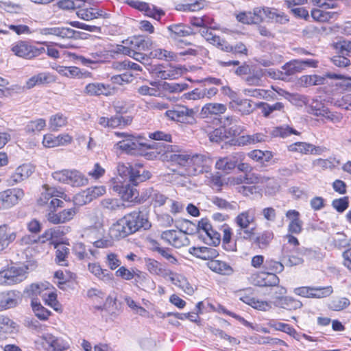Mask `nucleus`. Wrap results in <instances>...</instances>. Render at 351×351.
<instances>
[{
    "mask_svg": "<svg viewBox=\"0 0 351 351\" xmlns=\"http://www.w3.org/2000/svg\"><path fill=\"white\" fill-rule=\"evenodd\" d=\"M151 223L147 213L136 210L127 215L113 224L110 230L111 237L119 239L132 234L141 228L148 230Z\"/></svg>",
    "mask_w": 351,
    "mask_h": 351,
    "instance_id": "obj_1",
    "label": "nucleus"
},
{
    "mask_svg": "<svg viewBox=\"0 0 351 351\" xmlns=\"http://www.w3.org/2000/svg\"><path fill=\"white\" fill-rule=\"evenodd\" d=\"M255 208H249L239 213L234 219L237 226L234 239L239 242L252 241L256 233Z\"/></svg>",
    "mask_w": 351,
    "mask_h": 351,
    "instance_id": "obj_2",
    "label": "nucleus"
},
{
    "mask_svg": "<svg viewBox=\"0 0 351 351\" xmlns=\"http://www.w3.org/2000/svg\"><path fill=\"white\" fill-rule=\"evenodd\" d=\"M115 135L123 137V139L117 143L114 147L128 154L143 155L145 150L155 147V145H148L145 143V138L140 135L125 132H115Z\"/></svg>",
    "mask_w": 351,
    "mask_h": 351,
    "instance_id": "obj_3",
    "label": "nucleus"
},
{
    "mask_svg": "<svg viewBox=\"0 0 351 351\" xmlns=\"http://www.w3.org/2000/svg\"><path fill=\"white\" fill-rule=\"evenodd\" d=\"M52 177L55 180L75 187L82 186L88 184L87 178L75 169H64L55 171L52 173Z\"/></svg>",
    "mask_w": 351,
    "mask_h": 351,
    "instance_id": "obj_4",
    "label": "nucleus"
},
{
    "mask_svg": "<svg viewBox=\"0 0 351 351\" xmlns=\"http://www.w3.org/2000/svg\"><path fill=\"white\" fill-rule=\"evenodd\" d=\"M11 51L18 57L32 59L44 53L45 49L44 47L38 48L29 45L26 41L20 40L12 45Z\"/></svg>",
    "mask_w": 351,
    "mask_h": 351,
    "instance_id": "obj_5",
    "label": "nucleus"
},
{
    "mask_svg": "<svg viewBox=\"0 0 351 351\" xmlns=\"http://www.w3.org/2000/svg\"><path fill=\"white\" fill-rule=\"evenodd\" d=\"M165 116L169 120L186 124L195 123V112L186 106H176L165 112Z\"/></svg>",
    "mask_w": 351,
    "mask_h": 351,
    "instance_id": "obj_6",
    "label": "nucleus"
},
{
    "mask_svg": "<svg viewBox=\"0 0 351 351\" xmlns=\"http://www.w3.org/2000/svg\"><path fill=\"white\" fill-rule=\"evenodd\" d=\"M25 278L26 271L23 267L13 266L0 271V285H14Z\"/></svg>",
    "mask_w": 351,
    "mask_h": 351,
    "instance_id": "obj_7",
    "label": "nucleus"
},
{
    "mask_svg": "<svg viewBox=\"0 0 351 351\" xmlns=\"http://www.w3.org/2000/svg\"><path fill=\"white\" fill-rule=\"evenodd\" d=\"M198 232L203 236L204 241L208 245L214 246L218 245L221 242V234L216 230H214L208 219H202L197 224L196 228Z\"/></svg>",
    "mask_w": 351,
    "mask_h": 351,
    "instance_id": "obj_8",
    "label": "nucleus"
},
{
    "mask_svg": "<svg viewBox=\"0 0 351 351\" xmlns=\"http://www.w3.org/2000/svg\"><path fill=\"white\" fill-rule=\"evenodd\" d=\"M193 167L188 169V176H195L204 172L208 173L213 164L212 159L207 155L195 154L191 156Z\"/></svg>",
    "mask_w": 351,
    "mask_h": 351,
    "instance_id": "obj_9",
    "label": "nucleus"
},
{
    "mask_svg": "<svg viewBox=\"0 0 351 351\" xmlns=\"http://www.w3.org/2000/svg\"><path fill=\"white\" fill-rule=\"evenodd\" d=\"M106 193V189L103 186H93L76 194L73 201L75 204L82 206L90 203L93 199L101 196Z\"/></svg>",
    "mask_w": 351,
    "mask_h": 351,
    "instance_id": "obj_10",
    "label": "nucleus"
},
{
    "mask_svg": "<svg viewBox=\"0 0 351 351\" xmlns=\"http://www.w3.org/2000/svg\"><path fill=\"white\" fill-rule=\"evenodd\" d=\"M160 237L168 244L176 248L188 245L189 243L186 234L183 231H176L174 230H166L162 232Z\"/></svg>",
    "mask_w": 351,
    "mask_h": 351,
    "instance_id": "obj_11",
    "label": "nucleus"
},
{
    "mask_svg": "<svg viewBox=\"0 0 351 351\" xmlns=\"http://www.w3.org/2000/svg\"><path fill=\"white\" fill-rule=\"evenodd\" d=\"M245 158V153L241 152H234L218 159L215 163V167L219 170L229 172L236 167L239 162L243 161Z\"/></svg>",
    "mask_w": 351,
    "mask_h": 351,
    "instance_id": "obj_12",
    "label": "nucleus"
},
{
    "mask_svg": "<svg viewBox=\"0 0 351 351\" xmlns=\"http://www.w3.org/2000/svg\"><path fill=\"white\" fill-rule=\"evenodd\" d=\"M41 343L47 351H64L69 345L62 338L50 333H45L40 337Z\"/></svg>",
    "mask_w": 351,
    "mask_h": 351,
    "instance_id": "obj_13",
    "label": "nucleus"
},
{
    "mask_svg": "<svg viewBox=\"0 0 351 351\" xmlns=\"http://www.w3.org/2000/svg\"><path fill=\"white\" fill-rule=\"evenodd\" d=\"M24 196L22 189L15 188L0 193V203L4 208H10L18 203Z\"/></svg>",
    "mask_w": 351,
    "mask_h": 351,
    "instance_id": "obj_14",
    "label": "nucleus"
},
{
    "mask_svg": "<svg viewBox=\"0 0 351 351\" xmlns=\"http://www.w3.org/2000/svg\"><path fill=\"white\" fill-rule=\"evenodd\" d=\"M34 171V167L30 164H23L18 167L14 172L7 180L8 185L13 186L27 179Z\"/></svg>",
    "mask_w": 351,
    "mask_h": 351,
    "instance_id": "obj_15",
    "label": "nucleus"
},
{
    "mask_svg": "<svg viewBox=\"0 0 351 351\" xmlns=\"http://www.w3.org/2000/svg\"><path fill=\"white\" fill-rule=\"evenodd\" d=\"M47 289L48 285L33 283L26 287L24 292L31 299V303H33L34 301H39V297L46 298Z\"/></svg>",
    "mask_w": 351,
    "mask_h": 351,
    "instance_id": "obj_16",
    "label": "nucleus"
},
{
    "mask_svg": "<svg viewBox=\"0 0 351 351\" xmlns=\"http://www.w3.org/2000/svg\"><path fill=\"white\" fill-rule=\"evenodd\" d=\"M42 35H53L62 38H72L75 37V34L79 32L69 27H45L40 29Z\"/></svg>",
    "mask_w": 351,
    "mask_h": 351,
    "instance_id": "obj_17",
    "label": "nucleus"
},
{
    "mask_svg": "<svg viewBox=\"0 0 351 351\" xmlns=\"http://www.w3.org/2000/svg\"><path fill=\"white\" fill-rule=\"evenodd\" d=\"M113 89L109 85L102 83L88 84L84 90V93L88 96H108L112 93Z\"/></svg>",
    "mask_w": 351,
    "mask_h": 351,
    "instance_id": "obj_18",
    "label": "nucleus"
},
{
    "mask_svg": "<svg viewBox=\"0 0 351 351\" xmlns=\"http://www.w3.org/2000/svg\"><path fill=\"white\" fill-rule=\"evenodd\" d=\"M72 137L69 134H60L57 136L48 134L43 136V144L46 147H55L71 143Z\"/></svg>",
    "mask_w": 351,
    "mask_h": 351,
    "instance_id": "obj_19",
    "label": "nucleus"
},
{
    "mask_svg": "<svg viewBox=\"0 0 351 351\" xmlns=\"http://www.w3.org/2000/svg\"><path fill=\"white\" fill-rule=\"evenodd\" d=\"M189 252L198 258L208 260V261L219 256V253L216 249L204 246L191 247L189 248Z\"/></svg>",
    "mask_w": 351,
    "mask_h": 351,
    "instance_id": "obj_20",
    "label": "nucleus"
},
{
    "mask_svg": "<svg viewBox=\"0 0 351 351\" xmlns=\"http://www.w3.org/2000/svg\"><path fill=\"white\" fill-rule=\"evenodd\" d=\"M227 107L225 104L219 103H208L201 110L200 115L202 118H212L226 112Z\"/></svg>",
    "mask_w": 351,
    "mask_h": 351,
    "instance_id": "obj_21",
    "label": "nucleus"
},
{
    "mask_svg": "<svg viewBox=\"0 0 351 351\" xmlns=\"http://www.w3.org/2000/svg\"><path fill=\"white\" fill-rule=\"evenodd\" d=\"M149 85H141L136 88V93L141 96H149L155 97H161L162 96V90L160 88V82L150 81Z\"/></svg>",
    "mask_w": 351,
    "mask_h": 351,
    "instance_id": "obj_22",
    "label": "nucleus"
},
{
    "mask_svg": "<svg viewBox=\"0 0 351 351\" xmlns=\"http://www.w3.org/2000/svg\"><path fill=\"white\" fill-rule=\"evenodd\" d=\"M88 270L99 280L110 282L113 280V274L106 269H103L98 263L88 264Z\"/></svg>",
    "mask_w": 351,
    "mask_h": 351,
    "instance_id": "obj_23",
    "label": "nucleus"
},
{
    "mask_svg": "<svg viewBox=\"0 0 351 351\" xmlns=\"http://www.w3.org/2000/svg\"><path fill=\"white\" fill-rule=\"evenodd\" d=\"M157 77L162 80H174L177 79L182 74V70L179 68L169 66L165 68L159 65L154 70Z\"/></svg>",
    "mask_w": 351,
    "mask_h": 351,
    "instance_id": "obj_24",
    "label": "nucleus"
},
{
    "mask_svg": "<svg viewBox=\"0 0 351 351\" xmlns=\"http://www.w3.org/2000/svg\"><path fill=\"white\" fill-rule=\"evenodd\" d=\"M142 198L145 200L150 199L154 206H161L169 199L165 195L153 188L145 189L142 193Z\"/></svg>",
    "mask_w": 351,
    "mask_h": 351,
    "instance_id": "obj_25",
    "label": "nucleus"
},
{
    "mask_svg": "<svg viewBox=\"0 0 351 351\" xmlns=\"http://www.w3.org/2000/svg\"><path fill=\"white\" fill-rule=\"evenodd\" d=\"M206 265L211 271L220 275L230 276L234 271L232 267L228 263L215 258L208 261Z\"/></svg>",
    "mask_w": 351,
    "mask_h": 351,
    "instance_id": "obj_26",
    "label": "nucleus"
},
{
    "mask_svg": "<svg viewBox=\"0 0 351 351\" xmlns=\"http://www.w3.org/2000/svg\"><path fill=\"white\" fill-rule=\"evenodd\" d=\"M114 190L119 194L124 201L133 202L137 199L138 195L137 190L130 184L116 185L114 186Z\"/></svg>",
    "mask_w": 351,
    "mask_h": 351,
    "instance_id": "obj_27",
    "label": "nucleus"
},
{
    "mask_svg": "<svg viewBox=\"0 0 351 351\" xmlns=\"http://www.w3.org/2000/svg\"><path fill=\"white\" fill-rule=\"evenodd\" d=\"M238 21L243 24H258L263 21L261 10H255L253 12H243L237 14Z\"/></svg>",
    "mask_w": 351,
    "mask_h": 351,
    "instance_id": "obj_28",
    "label": "nucleus"
},
{
    "mask_svg": "<svg viewBox=\"0 0 351 351\" xmlns=\"http://www.w3.org/2000/svg\"><path fill=\"white\" fill-rule=\"evenodd\" d=\"M286 217L290 220L288 226L289 232L292 234H299L302 230V221L300 219V213L295 210H289Z\"/></svg>",
    "mask_w": 351,
    "mask_h": 351,
    "instance_id": "obj_29",
    "label": "nucleus"
},
{
    "mask_svg": "<svg viewBox=\"0 0 351 351\" xmlns=\"http://www.w3.org/2000/svg\"><path fill=\"white\" fill-rule=\"evenodd\" d=\"M20 300L19 292L9 291L0 294V308L7 309L16 306Z\"/></svg>",
    "mask_w": 351,
    "mask_h": 351,
    "instance_id": "obj_30",
    "label": "nucleus"
},
{
    "mask_svg": "<svg viewBox=\"0 0 351 351\" xmlns=\"http://www.w3.org/2000/svg\"><path fill=\"white\" fill-rule=\"evenodd\" d=\"M145 265L149 272L153 275L165 278L173 274L170 271L164 268L160 263L152 258H146Z\"/></svg>",
    "mask_w": 351,
    "mask_h": 351,
    "instance_id": "obj_31",
    "label": "nucleus"
},
{
    "mask_svg": "<svg viewBox=\"0 0 351 351\" xmlns=\"http://www.w3.org/2000/svg\"><path fill=\"white\" fill-rule=\"evenodd\" d=\"M16 239V234L7 226H0V252L5 250Z\"/></svg>",
    "mask_w": 351,
    "mask_h": 351,
    "instance_id": "obj_32",
    "label": "nucleus"
},
{
    "mask_svg": "<svg viewBox=\"0 0 351 351\" xmlns=\"http://www.w3.org/2000/svg\"><path fill=\"white\" fill-rule=\"evenodd\" d=\"M43 189L45 191L41 193L40 196L38 199V204L41 206H45L47 203H49V199H51L53 196L62 197L64 193L58 191L53 187H49L47 185H44Z\"/></svg>",
    "mask_w": 351,
    "mask_h": 351,
    "instance_id": "obj_33",
    "label": "nucleus"
},
{
    "mask_svg": "<svg viewBox=\"0 0 351 351\" xmlns=\"http://www.w3.org/2000/svg\"><path fill=\"white\" fill-rule=\"evenodd\" d=\"M274 239V233L271 230H265L252 240L260 249L267 248Z\"/></svg>",
    "mask_w": 351,
    "mask_h": 351,
    "instance_id": "obj_34",
    "label": "nucleus"
},
{
    "mask_svg": "<svg viewBox=\"0 0 351 351\" xmlns=\"http://www.w3.org/2000/svg\"><path fill=\"white\" fill-rule=\"evenodd\" d=\"M256 107L261 110L265 117H268L274 111H282L285 106L282 102H276L271 105L265 102H258L256 104Z\"/></svg>",
    "mask_w": 351,
    "mask_h": 351,
    "instance_id": "obj_35",
    "label": "nucleus"
},
{
    "mask_svg": "<svg viewBox=\"0 0 351 351\" xmlns=\"http://www.w3.org/2000/svg\"><path fill=\"white\" fill-rule=\"evenodd\" d=\"M148 178H149V172H145L141 166H132L130 182L134 185H136L139 182H144Z\"/></svg>",
    "mask_w": 351,
    "mask_h": 351,
    "instance_id": "obj_36",
    "label": "nucleus"
},
{
    "mask_svg": "<svg viewBox=\"0 0 351 351\" xmlns=\"http://www.w3.org/2000/svg\"><path fill=\"white\" fill-rule=\"evenodd\" d=\"M55 248L56 249L55 258L56 263L61 266H67V258L69 254V247L63 244H57L55 246Z\"/></svg>",
    "mask_w": 351,
    "mask_h": 351,
    "instance_id": "obj_37",
    "label": "nucleus"
},
{
    "mask_svg": "<svg viewBox=\"0 0 351 351\" xmlns=\"http://www.w3.org/2000/svg\"><path fill=\"white\" fill-rule=\"evenodd\" d=\"M236 109L242 115H248L253 112L254 108L252 106V101L247 99H237L233 100Z\"/></svg>",
    "mask_w": 351,
    "mask_h": 351,
    "instance_id": "obj_38",
    "label": "nucleus"
},
{
    "mask_svg": "<svg viewBox=\"0 0 351 351\" xmlns=\"http://www.w3.org/2000/svg\"><path fill=\"white\" fill-rule=\"evenodd\" d=\"M339 164V161L335 157H329L327 159L318 158L313 161L312 165L320 170L332 169Z\"/></svg>",
    "mask_w": 351,
    "mask_h": 351,
    "instance_id": "obj_39",
    "label": "nucleus"
},
{
    "mask_svg": "<svg viewBox=\"0 0 351 351\" xmlns=\"http://www.w3.org/2000/svg\"><path fill=\"white\" fill-rule=\"evenodd\" d=\"M168 30L171 33V37H184L192 34V30L190 27L182 24H173L168 27Z\"/></svg>",
    "mask_w": 351,
    "mask_h": 351,
    "instance_id": "obj_40",
    "label": "nucleus"
},
{
    "mask_svg": "<svg viewBox=\"0 0 351 351\" xmlns=\"http://www.w3.org/2000/svg\"><path fill=\"white\" fill-rule=\"evenodd\" d=\"M327 108H326L321 101L313 100L311 103L306 106V112L316 117H323L326 114Z\"/></svg>",
    "mask_w": 351,
    "mask_h": 351,
    "instance_id": "obj_41",
    "label": "nucleus"
},
{
    "mask_svg": "<svg viewBox=\"0 0 351 351\" xmlns=\"http://www.w3.org/2000/svg\"><path fill=\"white\" fill-rule=\"evenodd\" d=\"M245 176V184H263L267 182H274V178H269L266 176H263L259 174H256L254 173H246L244 175Z\"/></svg>",
    "mask_w": 351,
    "mask_h": 351,
    "instance_id": "obj_42",
    "label": "nucleus"
},
{
    "mask_svg": "<svg viewBox=\"0 0 351 351\" xmlns=\"http://www.w3.org/2000/svg\"><path fill=\"white\" fill-rule=\"evenodd\" d=\"M282 71L287 75H293L302 71L300 60H293L282 66Z\"/></svg>",
    "mask_w": 351,
    "mask_h": 351,
    "instance_id": "obj_43",
    "label": "nucleus"
},
{
    "mask_svg": "<svg viewBox=\"0 0 351 351\" xmlns=\"http://www.w3.org/2000/svg\"><path fill=\"white\" fill-rule=\"evenodd\" d=\"M167 157L169 158L171 162L184 168L187 163L191 162V156L184 152H171Z\"/></svg>",
    "mask_w": 351,
    "mask_h": 351,
    "instance_id": "obj_44",
    "label": "nucleus"
},
{
    "mask_svg": "<svg viewBox=\"0 0 351 351\" xmlns=\"http://www.w3.org/2000/svg\"><path fill=\"white\" fill-rule=\"evenodd\" d=\"M312 144L306 142H296L288 146L291 152H298L302 154H311Z\"/></svg>",
    "mask_w": 351,
    "mask_h": 351,
    "instance_id": "obj_45",
    "label": "nucleus"
},
{
    "mask_svg": "<svg viewBox=\"0 0 351 351\" xmlns=\"http://www.w3.org/2000/svg\"><path fill=\"white\" fill-rule=\"evenodd\" d=\"M243 93L245 96L253 97L256 98H262L267 99L271 97V92L269 90L259 88H244Z\"/></svg>",
    "mask_w": 351,
    "mask_h": 351,
    "instance_id": "obj_46",
    "label": "nucleus"
},
{
    "mask_svg": "<svg viewBox=\"0 0 351 351\" xmlns=\"http://www.w3.org/2000/svg\"><path fill=\"white\" fill-rule=\"evenodd\" d=\"M248 156L254 161L264 164L271 160L272 155L269 152H264L259 149H255L249 152Z\"/></svg>",
    "mask_w": 351,
    "mask_h": 351,
    "instance_id": "obj_47",
    "label": "nucleus"
},
{
    "mask_svg": "<svg viewBox=\"0 0 351 351\" xmlns=\"http://www.w3.org/2000/svg\"><path fill=\"white\" fill-rule=\"evenodd\" d=\"M325 76L330 79L341 80L339 86L344 90L351 91V77L346 78L343 75L331 72L326 73Z\"/></svg>",
    "mask_w": 351,
    "mask_h": 351,
    "instance_id": "obj_48",
    "label": "nucleus"
},
{
    "mask_svg": "<svg viewBox=\"0 0 351 351\" xmlns=\"http://www.w3.org/2000/svg\"><path fill=\"white\" fill-rule=\"evenodd\" d=\"M100 205L102 208L105 210H108L110 212H114L117 210H119L123 206L121 204L120 201L116 198H105L103 199Z\"/></svg>",
    "mask_w": 351,
    "mask_h": 351,
    "instance_id": "obj_49",
    "label": "nucleus"
},
{
    "mask_svg": "<svg viewBox=\"0 0 351 351\" xmlns=\"http://www.w3.org/2000/svg\"><path fill=\"white\" fill-rule=\"evenodd\" d=\"M292 134L298 135L300 132L289 125L276 127L272 131V135L275 137L287 138Z\"/></svg>",
    "mask_w": 351,
    "mask_h": 351,
    "instance_id": "obj_50",
    "label": "nucleus"
},
{
    "mask_svg": "<svg viewBox=\"0 0 351 351\" xmlns=\"http://www.w3.org/2000/svg\"><path fill=\"white\" fill-rule=\"evenodd\" d=\"M32 309L36 316L41 320H46L49 317L51 312L43 307L39 301H34L31 303Z\"/></svg>",
    "mask_w": 351,
    "mask_h": 351,
    "instance_id": "obj_51",
    "label": "nucleus"
},
{
    "mask_svg": "<svg viewBox=\"0 0 351 351\" xmlns=\"http://www.w3.org/2000/svg\"><path fill=\"white\" fill-rule=\"evenodd\" d=\"M66 123L67 118L60 113L51 116L49 120V125L52 130H58Z\"/></svg>",
    "mask_w": 351,
    "mask_h": 351,
    "instance_id": "obj_52",
    "label": "nucleus"
},
{
    "mask_svg": "<svg viewBox=\"0 0 351 351\" xmlns=\"http://www.w3.org/2000/svg\"><path fill=\"white\" fill-rule=\"evenodd\" d=\"M170 280L176 285H178L181 289L187 294L192 295L194 292V289L192 286L186 281L185 278L181 277L180 279L178 277L174 276L169 277Z\"/></svg>",
    "mask_w": 351,
    "mask_h": 351,
    "instance_id": "obj_53",
    "label": "nucleus"
},
{
    "mask_svg": "<svg viewBox=\"0 0 351 351\" xmlns=\"http://www.w3.org/2000/svg\"><path fill=\"white\" fill-rule=\"evenodd\" d=\"M101 11L95 10L93 8L81 9L77 12V16L83 20L90 21L101 16Z\"/></svg>",
    "mask_w": 351,
    "mask_h": 351,
    "instance_id": "obj_54",
    "label": "nucleus"
},
{
    "mask_svg": "<svg viewBox=\"0 0 351 351\" xmlns=\"http://www.w3.org/2000/svg\"><path fill=\"white\" fill-rule=\"evenodd\" d=\"M150 56L160 60H172L175 59L176 55L165 49H156L150 52Z\"/></svg>",
    "mask_w": 351,
    "mask_h": 351,
    "instance_id": "obj_55",
    "label": "nucleus"
},
{
    "mask_svg": "<svg viewBox=\"0 0 351 351\" xmlns=\"http://www.w3.org/2000/svg\"><path fill=\"white\" fill-rule=\"evenodd\" d=\"M46 298H43L46 304L53 308L55 311L61 310V305L57 300V295L52 292L49 288L47 290Z\"/></svg>",
    "mask_w": 351,
    "mask_h": 351,
    "instance_id": "obj_56",
    "label": "nucleus"
},
{
    "mask_svg": "<svg viewBox=\"0 0 351 351\" xmlns=\"http://www.w3.org/2000/svg\"><path fill=\"white\" fill-rule=\"evenodd\" d=\"M280 301L282 307L289 311L296 310L302 306V303L300 300L291 297H285Z\"/></svg>",
    "mask_w": 351,
    "mask_h": 351,
    "instance_id": "obj_57",
    "label": "nucleus"
},
{
    "mask_svg": "<svg viewBox=\"0 0 351 351\" xmlns=\"http://www.w3.org/2000/svg\"><path fill=\"white\" fill-rule=\"evenodd\" d=\"M46 126V121L43 119H38L29 121L25 127V130L28 133L40 132Z\"/></svg>",
    "mask_w": 351,
    "mask_h": 351,
    "instance_id": "obj_58",
    "label": "nucleus"
},
{
    "mask_svg": "<svg viewBox=\"0 0 351 351\" xmlns=\"http://www.w3.org/2000/svg\"><path fill=\"white\" fill-rule=\"evenodd\" d=\"M350 305V301L346 298H337L330 301L328 307L332 311H341Z\"/></svg>",
    "mask_w": 351,
    "mask_h": 351,
    "instance_id": "obj_59",
    "label": "nucleus"
},
{
    "mask_svg": "<svg viewBox=\"0 0 351 351\" xmlns=\"http://www.w3.org/2000/svg\"><path fill=\"white\" fill-rule=\"evenodd\" d=\"M186 87L185 84L160 82V88L169 93H178L184 90Z\"/></svg>",
    "mask_w": 351,
    "mask_h": 351,
    "instance_id": "obj_60",
    "label": "nucleus"
},
{
    "mask_svg": "<svg viewBox=\"0 0 351 351\" xmlns=\"http://www.w3.org/2000/svg\"><path fill=\"white\" fill-rule=\"evenodd\" d=\"M335 49L339 54L350 56L351 54V40H343L336 43Z\"/></svg>",
    "mask_w": 351,
    "mask_h": 351,
    "instance_id": "obj_61",
    "label": "nucleus"
},
{
    "mask_svg": "<svg viewBox=\"0 0 351 351\" xmlns=\"http://www.w3.org/2000/svg\"><path fill=\"white\" fill-rule=\"evenodd\" d=\"M333 290L332 287H313V298H323L329 296Z\"/></svg>",
    "mask_w": 351,
    "mask_h": 351,
    "instance_id": "obj_62",
    "label": "nucleus"
},
{
    "mask_svg": "<svg viewBox=\"0 0 351 351\" xmlns=\"http://www.w3.org/2000/svg\"><path fill=\"white\" fill-rule=\"evenodd\" d=\"M14 322L10 318L0 315V332L3 333H11L14 328Z\"/></svg>",
    "mask_w": 351,
    "mask_h": 351,
    "instance_id": "obj_63",
    "label": "nucleus"
},
{
    "mask_svg": "<svg viewBox=\"0 0 351 351\" xmlns=\"http://www.w3.org/2000/svg\"><path fill=\"white\" fill-rule=\"evenodd\" d=\"M331 243L338 249L346 247L348 245L347 236L344 233L337 232L332 237Z\"/></svg>",
    "mask_w": 351,
    "mask_h": 351,
    "instance_id": "obj_64",
    "label": "nucleus"
}]
</instances>
